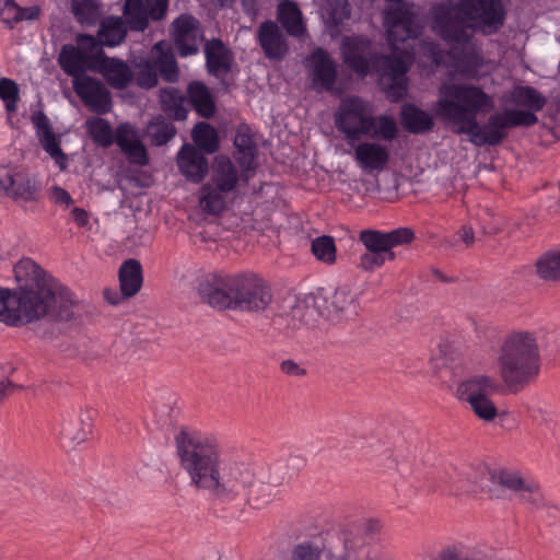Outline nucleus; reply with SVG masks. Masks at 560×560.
Masks as SVG:
<instances>
[{
	"instance_id": "nucleus-34",
	"label": "nucleus",
	"mask_w": 560,
	"mask_h": 560,
	"mask_svg": "<svg viewBox=\"0 0 560 560\" xmlns=\"http://www.w3.org/2000/svg\"><path fill=\"white\" fill-rule=\"evenodd\" d=\"M511 102L522 112L536 113L541 110L547 100L535 88L529 85H516L511 91Z\"/></svg>"
},
{
	"instance_id": "nucleus-17",
	"label": "nucleus",
	"mask_w": 560,
	"mask_h": 560,
	"mask_svg": "<svg viewBox=\"0 0 560 560\" xmlns=\"http://www.w3.org/2000/svg\"><path fill=\"white\" fill-rule=\"evenodd\" d=\"M173 39L179 57L186 58L198 52V39H202L200 22L191 14H180L172 23Z\"/></svg>"
},
{
	"instance_id": "nucleus-20",
	"label": "nucleus",
	"mask_w": 560,
	"mask_h": 560,
	"mask_svg": "<svg viewBox=\"0 0 560 560\" xmlns=\"http://www.w3.org/2000/svg\"><path fill=\"white\" fill-rule=\"evenodd\" d=\"M180 174L192 184H201L209 174V162L205 153L191 143H184L176 155Z\"/></svg>"
},
{
	"instance_id": "nucleus-39",
	"label": "nucleus",
	"mask_w": 560,
	"mask_h": 560,
	"mask_svg": "<svg viewBox=\"0 0 560 560\" xmlns=\"http://www.w3.org/2000/svg\"><path fill=\"white\" fill-rule=\"evenodd\" d=\"M191 139L195 148L205 154H213L220 148L218 131L207 121H198L192 127Z\"/></svg>"
},
{
	"instance_id": "nucleus-64",
	"label": "nucleus",
	"mask_w": 560,
	"mask_h": 560,
	"mask_svg": "<svg viewBox=\"0 0 560 560\" xmlns=\"http://www.w3.org/2000/svg\"><path fill=\"white\" fill-rule=\"evenodd\" d=\"M436 560H457V553L454 549L447 548L439 553Z\"/></svg>"
},
{
	"instance_id": "nucleus-36",
	"label": "nucleus",
	"mask_w": 560,
	"mask_h": 560,
	"mask_svg": "<svg viewBox=\"0 0 560 560\" xmlns=\"http://www.w3.org/2000/svg\"><path fill=\"white\" fill-rule=\"evenodd\" d=\"M235 151L233 153L234 160H241L242 163H250L252 160H257L258 149L254 140L250 127L242 122L236 128V133L233 139Z\"/></svg>"
},
{
	"instance_id": "nucleus-3",
	"label": "nucleus",
	"mask_w": 560,
	"mask_h": 560,
	"mask_svg": "<svg viewBox=\"0 0 560 560\" xmlns=\"http://www.w3.org/2000/svg\"><path fill=\"white\" fill-rule=\"evenodd\" d=\"M13 272L18 288L12 291L0 287L1 323L21 327L44 317L55 322L73 318V293L33 259H21Z\"/></svg>"
},
{
	"instance_id": "nucleus-42",
	"label": "nucleus",
	"mask_w": 560,
	"mask_h": 560,
	"mask_svg": "<svg viewBox=\"0 0 560 560\" xmlns=\"http://www.w3.org/2000/svg\"><path fill=\"white\" fill-rule=\"evenodd\" d=\"M124 14L132 31L143 32L149 25V9L142 0H126Z\"/></svg>"
},
{
	"instance_id": "nucleus-46",
	"label": "nucleus",
	"mask_w": 560,
	"mask_h": 560,
	"mask_svg": "<svg viewBox=\"0 0 560 560\" xmlns=\"http://www.w3.org/2000/svg\"><path fill=\"white\" fill-rule=\"evenodd\" d=\"M71 11L79 23L94 24L98 18L96 0H72Z\"/></svg>"
},
{
	"instance_id": "nucleus-53",
	"label": "nucleus",
	"mask_w": 560,
	"mask_h": 560,
	"mask_svg": "<svg viewBox=\"0 0 560 560\" xmlns=\"http://www.w3.org/2000/svg\"><path fill=\"white\" fill-rule=\"evenodd\" d=\"M358 266L364 271H374L384 266V258L377 252L373 253L366 250L361 255Z\"/></svg>"
},
{
	"instance_id": "nucleus-58",
	"label": "nucleus",
	"mask_w": 560,
	"mask_h": 560,
	"mask_svg": "<svg viewBox=\"0 0 560 560\" xmlns=\"http://www.w3.org/2000/svg\"><path fill=\"white\" fill-rule=\"evenodd\" d=\"M40 8L38 5L20 7V18L22 21H35L40 16Z\"/></svg>"
},
{
	"instance_id": "nucleus-54",
	"label": "nucleus",
	"mask_w": 560,
	"mask_h": 560,
	"mask_svg": "<svg viewBox=\"0 0 560 560\" xmlns=\"http://www.w3.org/2000/svg\"><path fill=\"white\" fill-rule=\"evenodd\" d=\"M144 4L149 9L150 19L159 21L166 14L168 0H145Z\"/></svg>"
},
{
	"instance_id": "nucleus-25",
	"label": "nucleus",
	"mask_w": 560,
	"mask_h": 560,
	"mask_svg": "<svg viewBox=\"0 0 560 560\" xmlns=\"http://www.w3.org/2000/svg\"><path fill=\"white\" fill-rule=\"evenodd\" d=\"M95 72L101 73L107 84L116 90L126 89L133 79V73L127 62L116 57H108L104 49L97 61Z\"/></svg>"
},
{
	"instance_id": "nucleus-62",
	"label": "nucleus",
	"mask_w": 560,
	"mask_h": 560,
	"mask_svg": "<svg viewBox=\"0 0 560 560\" xmlns=\"http://www.w3.org/2000/svg\"><path fill=\"white\" fill-rule=\"evenodd\" d=\"M18 388H20V386L15 385L10 380L0 381V404Z\"/></svg>"
},
{
	"instance_id": "nucleus-35",
	"label": "nucleus",
	"mask_w": 560,
	"mask_h": 560,
	"mask_svg": "<svg viewBox=\"0 0 560 560\" xmlns=\"http://www.w3.org/2000/svg\"><path fill=\"white\" fill-rule=\"evenodd\" d=\"M186 100L187 97L176 88L162 90L160 105L165 117L176 121L185 120L188 115V109L185 107Z\"/></svg>"
},
{
	"instance_id": "nucleus-31",
	"label": "nucleus",
	"mask_w": 560,
	"mask_h": 560,
	"mask_svg": "<svg viewBox=\"0 0 560 560\" xmlns=\"http://www.w3.org/2000/svg\"><path fill=\"white\" fill-rule=\"evenodd\" d=\"M155 52L154 66L161 78L168 83H175L179 79V68L172 47L161 40L153 46Z\"/></svg>"
},
{
	"instance_id": "nucleus-18",
	"label": "nucleus",
	"mask_w": 560,
	"mask_h": 560,
	"mask_svg": "<svg viewBox=\"0 0 560 560\" xmlns=\"http://www.w3.org/2000/svg\"><path fill=\"white\" fill-rule=\"evenodd\" d=\"M0 190L16 202L39 200V185L28 175L0 168Z\"/></svg>"
},
{
	"instance_id": "nucleus-11",
	"label": "nucleus",
	"mask_w": 560,
	"mask_h": 560,
	"mask_svg": "<svg viewBox=\"0 0 560 560\" xmlns=\"http://www.w3.org/2000/svg\"><path fill=\"white\" fill-rule=\"evenodd\" d=\"M432 30L447 43H466L471 35L470 24L466 14L459 9V0L456 3H439L431 10Z\"/></svg>"
},
{
	"instance_id": "nucleus-49",
	"label": "nucleus",
	"mask_w": 560,
	"mask_h": 560,
	"mask_svg": "<svg viewBox=\"0 0 560 560\" xmlns=\"http://www.w3.org/2000/svg\"><path fill=\"white\" fill-rule=\"evenodd\" d=\"M0 98L4 102L8 112H14L20 100L18 83L12 79L1 78Z\"/></svg>"
},
{
	"instance_id": "nucleus-26",
	"label": "nucleus",
	"mask_w": 560,
	"mask_h": 560,
	"mask_svg": "<svg viewBox=\"0 0 560 560\" xmlns=\"http://www.w3.org/2000/svg\"><path fill=\"white\" fill-rule=\"evenodd\" d=\"M206 68L209 74L219 77L232 70L234 57L232 50L220 38H212L205 44Z\"/></svg>"
},
{
	"instance_id": "nucleus-45",
	"label": "nucleus",
	"mask_w": 560,
	"mask_h": 560,
	"mask_svg": "<svg viewBox=\"0 0 560 560\" xmlns=\"http://www.w3.org/2000/svg\"><path fill=\"white\" fill-rule=\"evenodd\" d=\"M324 12L327 23L332 27H338L350 19L351 7L348 0H326Z\"/></svg>"
},
{
	"instance_id": "nucleus-14",
	"label": "nucleus",
	"mask_w": 560,
	"mask_h": 560,
	"mask_svg": "<svg viewBox=\"0 0 560 560\" xmlns=\"http://www.w3.org/2000/svg\"><path fill=\"white\" fill-rule=\"evenodd\" d=\"M341 57L353 72L366 77L374 68L378 52L372 40L361 35L345 36L340 46Z\"/></svg>"
},
{
	"instance_id": "nucleus-13",
	"label": "nucleus",
	"mask_w": 560,
	"mask_h": 560,
	"mask_svg": "<svg viewBox=\"0 0 560 560\" xmlns=\"http://www.w3.org/2000/svg\"><path fill=\"white\" fill-rule=\"evenodd\" d=\"M459 9L470 24L480 26L482 33H497L505 22L506 11L501 0H459Z\"/></svg>"
},
{
	"instance_id": "nucleus-47",
	"label": "nucleus",
	"mask_w": 560,
	"mask_h": 560,
	"mask_svg": "<svg viewBox=\"0 0 560 560\" xmlns=\"http://www.w3.org/2000/svg\"><path fill=\"white\" fill-rule=\"evenodd\" d=\"M398 128L393 117L387 115H381L376 117L374 129L370 132L372 139H383L385 141H392L396 138Z\"/></svg>"
},
{
	"instance_id": "nucleus-8",
	"label": "nucleus",
	"mask_w": 560,
	"mask_h": 560,
	"mask_svg": "<svg viewBox=\"0 0 560 560\" xmlns=\"http://www.w3.org/2000/svg\"><path fill=\"white\" fill-rule=\"evenodd\" d=\"M103 48L96 37L90 34H78L75 45L65 44L58 55V65L73 80L85 77L86 71L95 72Z\"/></svg>"
},
{
	"instance_id": "nucleus-16",
	"label": "nucleus",
	"mask_w": 560,
	"mask_h": 560,
	"mask_svg": "<svg viewBox=\"0 0 560 560\" xmlns=\"http://www.w3.org/2000/svg\"><path fill=\"white\" fill-rule=\"evenodd\" d=\"M72 88L83 104L93 113L105 115L110 112L112 94L100 79L85 75L72 80Z\"/></svg>"
},
{
	"instance_id": "nucleus-12",
	"label": "nucleus",
	"mask_w": 560,
	"mask_h": 560,
	"mask_svg": "<svg viewBox=\"0 0 560 560\" xmlns=\"http://www.w3.org/2000/svg\"><path fill=\"white\" fill-rule=\"evenodd\" d=\"M383 19L387 40L393 47L408 38L419 37L422 32L411 4L402 0H396L394 5L385 10Z\"/></svg>"
},
{
	"instance_id": "nucleus-28",
	"label": "nucleus",
	"mask_w": 560,
	"mask_h": 560,
	"mask_svg": "<svg viewBox=\"0 0 560 560\" xmlns=\"http://www.w3.org/2000/svg\"><path fill=\"white\" fill-rule=\"evenodd\" d=\"M187 98L194 110L201 118H212L217 105L209 88L201 81H192L187 86Z\"/></svg>"
},
{
	"instance_id": "nucleus-43",
	"label": "nucleus",
	"mask_w": 560,
	"mask_h": 560,
	"mask_svg": "<svg viewBox=\"0 0 560 560\" xmlns=\"http://www.w3.org/2000/svg\"><path fill=\"white\" fill-rule=\"evenodd\" d=\"M537 275L546 281L560 280V250L547 252L536 261Z\"/></svg>"
},
{
	"instance_id": "nucleus-38",
	"label": "nucleus",
	"mask_w": 560,
	"mask_h": 560,
	"mask_svg": "<svg viewBox=\"0 0 560 560\" xmlns=\"http://www.w3.org/2000/svg\"><path fill=\"white\" fill-rule=\"evenodd\" d=\"M144 132L152 145L162 147L176 136L177 129L171 119L159 114L147 124Z\"/></svg>"
},
{
	"instance_id": "nucleus-33",
	"label": "nucleus",
	"mask_w": 560,
	"mask_h": 560,
	"mask_svg": "<svg viewBox=\"0 0 560 560\" xmlns=\"http://www.w3.org/2000/svg\"><path fill=\"white\" fill-rule=\"evenodd\" d=\"M91 423L82 415L65 420L60 432V439L65 448H74L86 441L91 433Z\"/></svg>"
},
{
	"instance_id": "nucleus-60",
	"label": "nucleus",
	"mask_w": 560,
	"mask_h": 560,
	"mask_svg": "<svg viewBox=\"0 0 560 560\" xmlns=\"http://www.w3.org/2000/svg\"><path fill=\"white\" fill-rule=\"evenodd\" d=\"M71 215H72V219L74 220V222L79 226L88 225V223H89V213L84 209L79 208V207H74L71 210Z\"/></svg>"
},
{
	"instance_id": "nucleus-1",
	"label": "nucleus",
	"mask_w": 560,
	"mask_h": 560,
	"mask_svg": "<svg viewBox=\"0 0 560 560\" xmlns=\"http://www.w3.org/2000/svg\"><path fill=\"white\" fill-rule=\"evenodd\" d=\"M175 444L190 485L215 503L245 500L249 506L262 509L273 501L276 488L284 483L281 466H270L257 476L249 465L222 458L214 438L182 428Z\"/></svg>"
},
{
	"instance_id": "nucleus-59",
	"label": "nucleus",
	"mask_w": 560,
	"mask_h": 560,
	"mask_svg": "<svg viewBox=\"0 0 560 560\" xmlns=\"http://www.w3.org/2000/svg\"><path fill=\"white\" fill-rule=\"evenodd\" d=\"M457 235L463 243H465L466 247H470L475 242V234L471 226L463 225Z\"/></svg>"
},
{
	"instance_id": "nucleus-30",
	"label": "nucleus",
	"mask_w": 560,
	"mask_h": 560,
	"mask_svg": "<svg viewBox=\"0 0 560 560\" xmlns=\"http://www.w3.org/2000/svg\"><path fill=\"white\" fill-rule=\"evenodd\" d=\"M354 159L364 170H383L389 161V152L380 143L362 142L354 148Z\"/></svg>"
},
{
	"instance_id": "nucleus-51",
	"label": "nucleus",
	"mask_w": 560,
	"mask_h": 560,
	"mask_svg": "<svg viewBox=\"0 0 560 560\" xmlns=\"http://www.w3.org/2000/svg\"><path fill=\"white\" fill-rule=\"evenodd\" d=\"M432 366L439 380L451 386L455 382L456 369L446 364L445 358H435L432 361Z\"/></svg>"
},
{
	"instance_id": "nucleus-50",
	"label": "nucleus",
	"mask_w": 560,
	"mask_h": 560,
	"mask_svg": "<svg viewBox=\"0 0 560 560\" xmlns=\"http://www.w3.org/2000/svg\"><path fill=\"white\" fill-rule=\"evenodd\" d=\"M306 464L305 457L301 455H290L285 459H280L271 466H281V471L284 476V482L288 481L293 475L298 474Z\"/></svg>"
},
{
	"instance_id": "nucleus-9",
	"label": "nucleus",
	"mask_w": 560,
	"mask_h": 560,
	"mask_svg": "<svg viewBox=\"0 0 560 560\" xmlns=\"http://www.w3.org/2000/svg\"><path fill=\"white\" fill-rule=\"evenodd\" d=\"M500 390V383L489 375H475L457 386V397L469 404L474 413L486 422L493 421L498 408L490 395Z\"/></svg>"
},
{
	"instance_id": "nucleus-48",
	"label": "nucleus",
	"mask_w": 560,
	"mask_h": 560,
	"mask_svg": "<svg viewBox=\"0 0 560 560\" xmlns=\"http://www.w3.org/2000/svg\"><path fill=\"white\" fill-rule=\"evenodd\" d=\"M136 83L138 86L149 90L158 84L156 69L153 62L142 59L137 63Z\"/></svg>"
},
{
	"instance_id": "nucleus-56",
	"label": "nucleus",
	"mask_w": 560,
	"mask_h": 560,
	"mask_svg": "<svg viewBox=\"0 0 560 560\" xmlns=\"http://www.w3.org/2000/svg\"><path fill=\"white\" fill-rule=\"evenodd\" d=\"M237 165L240 166V173H238V182L242 180L245 185L248 184L249 179L254 176L256 168H257V162L256 160H252L250 163H242L241 160H235Z\"/></svg>"
},
{
	"instance_id": "nucleus-52",
	"label": "nucleus",
	"mask_w": 560,
	"mask_h": 560,
	"mask_svg": "<svg viewBox=\"0 0 560 560\" xmlns=\"http://www.w3.org/2000/svg\"><path fill=\"white\" fill-rule=\"evenodd\" d=\"M20 5L14 0H4L3 7L0 9V19L12 30L16 23L21 22Z\"/></svg>"
},
{
	"instance_id": "nucleus-22",
	"label": "nucleus",
	"mask_w": 560,
	"mask_h": 560,
	"mask_svg": "<svg viewBox=\"0 0 560 560\" xmlns=\"http://www.w3.org/2000/svg\"><path fill=\"white\" fill-rule=\"evenodd\" d=\"M127 156L129 163L145 166L149 164V153L139 139L133 126L129 122L119 124L115 130V142Z\"/></svg>"
},
{
	"instance_id": "nucleus-27",
	"label": "nucleus",
	"mask_w": 560,
	"mask_h": 560,
	"mask_svg": "<svg viewBox=\"0 0 560 560\" xmlns=\"http://www.w3.org/2000/svg\"><path fill=\"white\" fill-rule=\"evenodd\" d=\"M400 124L411 135H423L434 127L431 114L412 103H405L400 110Z\"/></svg>"
},
{
	"instance_id": "nucleus-40",
	"label": "nucleus",
	"mask_w": 560,
	"mask_h": 560,
	"mask_svg": "<svg viewBox=\"0 0 560 560\" xmlns=\"http://www.w3.org/2000/svg\"><path fill=\"white\" fill-rule=\"evenodd\" d=\"M127 28L120 18H109L102 22L97 32V43L101 48L118 46L126 37Z\"/></svg>"
},
{
	"instance_id": "nucleus-37",
	"label": "nucleus",
	"mask_w": 560,
	"mask_h": 560,
	"mask_svg": "<svg viewBox=\"0 0 560 560\" xmlns=\"http://www.w3.org/2000/svg\"><path fill=\"white\" fill-rule=\"evenodd\" d=\"M277 18L291 36H301L305 32L302 12L295 1L284 0L280 2Z\"/></svg>"
},
{
	"instance_id": "nucleus-7",
	"label": "nucleus",
	"mask_w": 560,
	"mask_h": 560,
	"mask_svg": "<svg viewBox=\"0 0 560 560\" xmlns=\"http://www.w3.org/2000/svg\"><path fill=\"white\" fill-rule=\"evenodd\" d=\"M479 488L481 492L488 493L491 498H501L502 488H506L530 509H539L545 504L539 486L532 480L522 478L518 472L502 470L497 476L494 471L485 467L479 479Z\"/></svg>"
},
{
	"instance_id": "nucleus-32",
	"label": "nucleus",
	"mask_w": 560,
	"mask_h": 560,
	"mask_svg": "<svg viewBox=\"0 0 560 560\" xmlns=\"http://www.w3.org/2000/svg\"><path fill=\"white\" fill-rule=\"evenodd\" d=\"M119 285L122 296L132 298L141 289L143 282L142 266L139 260L130 258L119 268Z\"/></svg>"
},
{
	"instance_id": "nucleus-55",
	"label": "nucleus",
	"mask_w": 560,
	"mask_h": 560,
	"mask_svg": "<svg viewBox=\"0 0 560 560\" xmlns=\"http://www.w3.org/2000/svg\"><path fill=\"white\" fill-rule=\"evenodd\" d=\"M292 560H317V555L308 542L299 544L292 551Z\"/></svg>"
},
{
	"instance_id": "nucleus-2",
	"label": "nucleus",
	"mask_w": 560,
	"mask_h": 560,
	"mask_svg": "<svg viewBox=\"0 0 560 560\" xmlns=\"http://www.w3.org/2000/svg\"><path fill=\"white\" fill-rule=\"evenodd\" d=\"M494 108L493 97L482 88L471 83H443L434 105L435 115L451 126L455 135H467L476 147L499 145L506 137V129L532 127L538 122L536 114L508 108L494 113L486 125L479 126L478 116Z\"/></svg>"
},
{
	"instance_id": "nucleus-23",
	"label": "nucleus",
	"mask_w": 560,
	"mask_h": 560,
	"mask_svg": "<svg viewBox=\"0 0 560 560\" xmlns=\"http://www.w3.org/2000/svg\"><path fill=\"white\" fill-rule=\"evenodd\" d=\"M31 120L42 148L50 155L51 159L55 160L60 170H65L67 165V154L62 151L60 141L52 131V127L47 115L44 112L38 110L32 115Z\"/></svg>"
},
{
	"instance_id": "nucleus-19",
	"label": "nucleus",
	"mask_w": 560,
	"mask_h": 560,
	"mask_svg": "<svg viewBox=\"0 0 560 560\" xmlns=\"http://www.w3.org/2000/svg\"><path fill=\"white\" fill-rule=\"evenodd\" d=\"M415 232L410 228H397L388 232L366 229L359 234V241L368 252L382 253L389 248L410 244Z\"/></svg>"
},
{
	"instance_id": "nucleus-44",
	"label": "nucleus",
	"mask_w": 560,
	"mask_h": 560,
	"mask_svg": "<svg viewBox=\"0 0 560 560\" xmlns=\"http://www.w3.org/2000/svg\"><path fill=\"white\" fill-rule=\"evenodd\" d=\"M311 250L315 258L324 264L332 265L336 262V243L330 235L317 236L312 241Z\"/></svg>"
},
{
	"instance_id": "nucleus-6",
	"label": "nucleus",
	"mask_w": 560,
	"mask_h": 560,
	"mask_svg": "<svg viewBox=\"0 0 560 560\" xmlns=\"http://www.w3.org/2000/svg\"><path fill=\"white\" fill-rule=\"evenodd\" d=\"M238 184V172L226 155H217L211 164L210 180L201 185L199 202L208 214H220L226 208L225 195L234 191Z\"/></svg>"
},
{
	"instance_id": "nucleus-21",
	"label": "nucleus",
	"mask_w": 560,
	"mask_h": 560,
	"mask_svg": "<svg viewBox=\"0 0 560 560\" xmlns=\"http://www.w3.org/2000/svg\"><path fill=\"white\" fill-rule=\"evenodd\" d=\"M374 69L383 77L392 80L390 90L396 94L395 100L402 98L407 93L408 65L402 54H378Z\"/></svg>"
},
{
	"instance_id": "nucleus-61",
	"label": "nucleus",
	"mask_w": 560,
	"mask_h": 560,
	"mask_svg": "<svg viewBox=\"0 0 560 560\" xmlns=\"http://www.w3.org/2000/svg\"><path fill=\"white\" fill-rule=\"evenodd\" d=\"M54 197L56 202L58 203H66L69 206L73 202V199L70 196V194L66 189L58 186L54 187Z\"/></svg>"
},
{
	"instance_id": "nucleus-4",
	"label": "nucleus",
	"mask_w": 560,
	"mask_h": 560,
	"mask_svg": "<svg viewBox=\"0 0 560 560\" xmlns=\"http://www.w3.org/2000/svg\"><path fill=\"white\" fill-rule=\"evenodd\" d=\"M200 300L218 311L261 313L272 302V291L265 279L254 272L210 273L199 280Z\"/></svg>"
},
{
	"instance_id": "nucleus-57",
	"label": "nucleus",
	"mask_w": 560,
	"mask_h": 560,
	"mask_svg": "<svg viewBox=\"0 0 560 560\" xmlns=\"http://www.w3.org/2000/svg\"><path fill=\"white\" fill-rule=\"evenodd\" d=\"M280 370L290 376H303L306 374L305 369H302L295 361L290 359L281 362Z\"/></svg>"
},
{
	"instance_id": "nucleus-41",
	"label": "nucleus",
	"mask_w": 560,
	"mask_h": 560,
	"mask_svg": "<svg viewBox=\"0 0 560 560\" xmlns=\"http://www.w3.org/2000/svg\"><path fill=\"white\" fill-rule=\"evenodd\" d=\"M90 139L101 148H109L115 142V131L107 119L92 117L85 121Z\"/></svg>"
},
{
	"instance_id": "nucleus-5",
	"label": "nucleus",
	"mask_w": 560,
	"mask_h": 560,
	"mask_svg": "<svg viewBox=\"0 0 560 560\" xmlns=\"http://www.w3.org/2000/svg\"><path fill=\"white\" fill-rule=\"evenodd\" d=\"M540 365L539 347L533 334L517 331L503 340L498 366L500 378L510 393L517 394L535 383Z\"/></svg>"
},
{
	"instance_id": "nucleus-63",
	"label": "nucleus",
	"mask_w": 560,
	"mask_h": 560,
	"mask_svg": "<svg viewBox=\"0 0 560 560\" xmlns=\"http://www.w3.org/2000/svg\"><path fill=\"white\" fill-rule=\"evenodd\" d=\"M105 300L112 305H118L126 298L122 296V292H118L112 289H104L103 291Z\"/></svg>"
},
{
	"instance_id": "nucleus-29",
	"label": "nucleus",
	"mask_w": 560,
	"mask_h": 560,
	"mask_svg": "<svg viewBox=\"0 0 560 560\" xmlns=\"http://www.w3.org/2000/svg\"><path fill=\"white\" fill-rule=\"evenodd\" d=\"M329 303L328 314L339 319L351 320L359 314V302L347 285L337 288Z\"/></svg>"
},
{
	"instance_id": "nucleus-15",
	"label": "nucleus",
	"mask_w": 560,
	"mask_h": 560,
	"mask_svg": "<svg viewBox=\"0 0 560 560\" xmlns=\"http://www.w3.org/2000/svg\"><path fill=\"white\" fill-rule=\"evenodd\" d=\"M312 89L316 92L332 91L338 79V66L323 47L314 48L304 59Z\"/></svg>"
},
{
	"instance_id": "nucleus-24",
	"label": "nucleus",
	"mask_w": 560,
	"mask_h": 560,
	"mask_svg": "<svg viewBox=\"0 0 560 560\" xmlns=\"http://www.w3.org/2000/svg\"><path fill=\"white\" fill-rule=\"evenodd\" d=\"M257 39L265 56L270 60H282L289 52L284 34L271 20L260 23L257 30Z\"/></svg>"
},
{
	"instance_id": "nucleus-10",
	"label": "nucleus",
	"mask_w": 560,
	"mask_h": 560,
	"mask_svg": "<svg viewBox=\"0 0 560 560\" xmlns=\"http://www.w3.org/2000/svg\"><path fill=\"white\" fill-rule=\"evenodd\" d=\"M375 122L376 117L368 110L365 102L360 96L343 100L335 114V126L345 135L350 145L362 136L370 135Z\"/></svg>"
}]
</instances>
